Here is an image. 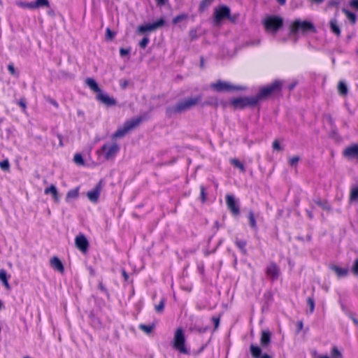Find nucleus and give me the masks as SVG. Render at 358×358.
<instances>
[{
  "instance_id": "5701e85b",
  "label": "nucleus",
  "mask_w": 358,
  "mask_h": 358,
  "mask_svg": "<svg viewBox=\"0 0 358 358\" xmlns=\"http://www.w3.org/2000/svg\"><path fill=\"white\" fill-rule=\"evenodd\" d=\"M338 92L341 96H345L348 92V88L344 81H339L338 83Z\"/></svg>"
},
{
  "instance_id": "a19ab883",
  "label": "nucleus",
  "mask_w": 358,
  "mask_h": 358,
  "mask_svg": "<svg viewBox=\"0 0 358 358\" xmlns=\"http://www.w3.org/2000/svg\"><path fill=\"white\" fill-rule=\"evenodd\" d=\"M307 303L309 306V308H310V313H313L314 311V309H315V303H314V300L309 297L308 299H307Z\"/></svg>"
},
{
  "instance_id": "f8f14e48",
  "label": "nucleus",
  "mask_w": 358,
  "mask_h": 358,
  "mask_svg": "<svg viewBox=\"0 0 358 358\" xmlns=\"http://www.w3.org/2000/svg\"><path fill=\"white\" fill-rule=\"evenodd\" d=\"M75 244L77 248L83 252H85L89 247V242L83 234H79L76 237Z\"/></svg>"
},
{
  "instance_id": "6ab92c4d",
  "label": "nucleus",
  "mask_w": 358,
  "mask_h": 358,
  "mask_svg": "<svg viewBox=\"0 0 358 358\" xmlns=\"http://www.w3.org/2000/svg\"><path fill=\"white\" fill-rule=\"evenodd\" d=\"M85 83L93 92H96L97 94L100 92V88L99 87L96 82L93 78H87Z\"/></svg>"
},
{
  "instance_id": "49530a36",
  "label": "nucleus",
  "mask_w": 358,
  "mask_h": 358,
  "mask_svg": "<svg viewBox=\"0 0 358 358\" xmlns=\"http://www.w3.org/2000/svg\"><path fill=\"white\" fill-rule=\"evenodd\" d=\"M272 146L273 150H281L280 143L277 140L273 141Z\"/></svg>"
},
{
  "instance_id": "8fccbe9b",
  "label": "nucleus",
  "mask_w": 358,
  "mask_h": 358,
  "mask_svg": "<svg viewBox=\"0 0 358 358\" xmlns=\"http://www.w3.org/2000/svg\"><path fill=\"white\" fill-rule=\"evenodd\" d=\"M129 52V50H127V49H124V48H121L120 50V54L122 57H124L127 55H128Z\"/></svg>"
},
{
  "instance_id": "393cba45",
  "label": "nucleus",
  "mask_w": 358,
  "mask_h": 358,
  "mask_svg": "<svg viewBox=\"0 0 358 358\" xmlns=\"http://www.w3.org/2000/svg\"><path fill=\"white\" fill-rule=\"evenodd\" d=\"M0 280L2 282L6 289H10V285L8 281V276L5 270H0Z\"/></svg>"
},
{
  "instance_id": "0eeeda50",
  "label": "nucleus",
  "mask_w": 358,
  "mask_h": 358,
  "mask_svg": "<svg viewBox=\"0 0 358 358\" xmlns=\"http://www.w3.org/2000/svg\"><path fill=\"white\" fill-rule=\"evenodd\" d=\"M263 23L266 31L275 33L282 26L283 20L279 16H268Z\"/></svg>"
},
{
  "instance_id": "20e7f679",
  "label": "nucleus",
  "mask_w": 358,
  "mask_h": 358,
  "mask_svg": "<svg viewBox=\"0 0 358 358\" xmlns=\"http://www.w3.org/2000/svg\"><path fill=\"white\" fill-rule=\"evenodd\" d=\"M201 100V96L187 98L178 102L174 107L169 110L171 112L181 113L196 106Z\"/></svg>"
},
{
  "instance_id": "a878e982",
  "label": "nucleus",
  "mask_w": 358,
  "mask_h": 358,
  "mask_svg": "<svg viewBox=\"0 0 358 358\" xmlns=\"http://www.w3.org/2000/svg\"><path fill=\"white\" fill-rule=\"evenodd\" d=\"M33 9L38 8L41 7H48L49 2L48 0H36V1L32 2Z\"/></svg>"
},
{
  "instance_id": "603ef678",
  "label": "nucleus",
  "mask_w": 358,
  "mask_h": 358,
  "mask_svg": "<svg viewBox=\"0 0 358 358\" xmlns=\"http://www.w3.org/2000/svg\"><path fill=\"white\" fill-rule=\"evenodd\" d=\"M18 104L22 108V109L24 110H26V108H27V106H26V103L24 102V101L23 100H20L18 103Z\"/></svg>"
},
{
  "instance_id": "f704fd0d",
  "label": "nucleus",
  "mask_w": 358,
  "mask_h": 358,
  "mask_svg": "<svg viewBox=\"0 0 358 358\" xmlns=\"http://www.w3.org/2000/svg\"><path fill=\"white\" fill-rule=\"evenodd\" d=\"M300 158L299 156H294L289 159V164L292 166H295L297 165Z\"/></svg>"
},
{
  "instance_id": "c756f323",
  "label": "nucleus",
  "mask_w": 358,
  "mask_h": 358,
  "mask_svg": "<svg viewBox=\"0 0 358 358\" xmlns=\"http://www.w3.org/2000/svg\"><path fill=\"white\" fill-rule=\"evenodd\" d=\"M350 199V201H355L358 199V187H354L351 189Z\"/></svg>"
},
{
  "instance_id": "ddd939ff",
  "label": "nucleus",
  "mask_w": 358,
  "mask_h": 358,
  "mask_svg": "<svg viewBox=\"0 0 358 358\" xmlns=\"http://www.w3.org/2000/svg\"><path fill=\"white\" fill-rule=\"evenodd\" d=\"M266 273L271 280L278 278L280 271L279 267L274 263H271L266 268Z\"/></svg>"
},
{
  "instance_id": "423d86ee",
  "label": "nucleus",
  "mask_w": 358,
  "mask_h": 358,
  "mask_svg": "<svg viewBox=\"0 0 358 358\" xmlns=\"http://www.w3.org/2000/svg\"><path fill=\"white\" fill-rule=\"evenodd\" d=\"M307 32L312 31L315 32L316 29L313 24L310 22L301 20H296L294 21L290 26V31L292 34H296L298 31Z\"/></svg>"
},
{
  "instance_id": "9b49d317",
  "label": "nucleus",
  "mask_w": 358,
  "mask_h": 358,
  "mask_svg": "<svg viewBox=\"0 0 358 358\" xmlns=\"http://www.w3.org/2000/svg\"><path fill=\"white\" fill-rule=\"evenodd\" d=\"M164 24V20L161 18L157 22L152 24H148L145 25L139 26L138 28V31L140 33H144L146 31H152L156 30L157 29L162 27Z\"/></svg>"
},
{
  "instance_id": "c9c22d12",
  "label": "nucleus",
  "mask_w": 358,
  "mask_h": 358,
  "mask_svg": "<svg viewBox=\"0 0 358 358\" xmlns=\"http://www.w3.org/2000/svg\"><path fill=\"white\" fill-rule=\"evenodd\" d=\"M331 357L332 358H342V355L336 347H334L331 350Z\"/></svg>"
},
{
  "instance_id": "2eb2a0df",
  "label": "nucleus",
  "mask_w": 358,
  "mask_h": 358,
  "mask_svg": "<svg viewBox=\"0 0 358 358\" xmlns=\"http://www.w3.org/2000/svg\"><path fill=\"white\" fill-rule=\"evenodd\" d=\"M101 192V187L99 184L93 189L87 193V196L92 203H97Z\"/></svg>"
},
{
  "instance_id": "e2e57ef3",
  "label": "nucleus",
  "mask_w": 358,
  "mask_h": 358,
  "mask_svg": "<svg viewBox=\"0 0 358 358\" xmlns=\"http://www.w3.org/2000/svg\"><path fill=\"white\" fill-rule=\"evenodd\" d=\"M299 329H302V327H303V323H302L301 322H299Z\"/></svg>"
},
{
  "instance_id": "7ed1b4c3",
  "label": "nucleus",
  "mask_w": 358,
  "mask_h": 358,
  "mask_svg": "<svg viewBox=\"0 0 358 358\" xmlns=\"http://www.w3.org/2000/svg\"><path fill=\"white\" fill-rule=\"evenodd\" d=\"M120 150V146L115 142L105 143L100 150L96 151L99 157L103 156L105 160L113 159Z\"/></svg>"
},
{
  "instance_id": "09e8293b",
  "label": "nucleus",
  "mask_w": 358,
  "mask_h": 358,
  "mask_svg": "<svg viewBox=\"0 0 358 358\" xmlns=\"http://www.w3.org/2000/svg\"><path fill=\"white\" fill-rule=\"evenodd\" d=\"M8 71L12 74V75H15L16 74V72H15V69L13 66V64H9L8 66Z\"/></svg>"
},
{
  "instance_id": "a18cd8bd",
  "label": "nucleus",
  "mask_w": 358,
  "mask_h": 358,
  "mask_svg": "<svg viewBox=\"0 0 358 358\" xmlns=\"http://www.w3.org/2000/svg\"><path fill=\"white\" fill-rule=\"evenodd\" d=\"M185 18H186V15H178V16H176L173 20V22L174 24H176L178 23V22L184 20Z\"/></svg>"
},
{
  "instance_id": "412c9836",
  "label": "nucleus",
  "mask_w": 358,
  "mask_h": 358,
  "mask_svg": "<svg viewBox=\"0 0 358 358\" xmlns=\"http://www.w3.org/2000/svg\"><path fill=\"white\" fill-rule=\"evenodd\" d=\"M331 269L336 273L338 278L345 277L348 273V268H341L338 266H332Z\"/></svg>"
},
{
  "instance_id": "864d4df0",
  "label": "nucleus",
  "mask_w": 358,
  "mask_h": 358,
  "mask_svg": "<svg viewBox=\"0 0 358 358\" xmlns=\"http://www.w3.org/2000/svg\"><path fill=\"white\" fill-rule=\"evenodd\" d=\"M106 34H107V36L109 38H113V32L111 31V30L110 29H107L106 30Z\"/></svg>"
},
{
  "instance_id": "bb28decb",
  "label": "nucleus",
  "mask_w": 358,
  "mask_h": 358,
  "mask_svg": "<svg viewBox=\"0 0 358 358\" xmlns=\"http://www.w3.org/2000/svg\"><path fill=\"white\" fill-rule=\"evenodd\" d=\"M78 188L71 189L68 192L66 200L69 201L70 199H75L78 196Z\"/></svg>"
},
{
  "instance_id": "473e14b6",
  "label": "nucleus",
  "mask_w": 358,
  "mask_h": 358,
  "mask_svg": "<svg viewBox=\"0 0 358 358\" xmlns=\"http://www.w3.org/2000/svg\"><path fill=\"white\" fill-rule=\"evenodd\" d=\"M16 4L21 8H27L33 9V7L31 6H32V2H24V1H20L16 2Z\"/></svg>"
},
{
  "instance_id": "680f3d73",
  "label": "nucleus",
  "mask_w": 358,
  "mask_h": 358,
  "mask_svg": "<svg viewBox=\"0 0 358 358\" xmlns=\"http://www.w3.org/2000/svg\"><path fill=\"white\" fill-rule=\"evenodd\" d=\"M280 4L284 5L286 2V0H277Z\"/></svg>"
},
{
  "instance_id": "58836bf2",
  "label": "nucleus",
  "mask_w": 358,
  "mask_h": 358,
  "mask_svg": "<svg viewBox=\"0 0 358 358\" xmlns=\"http://www.w3.org/2000/svg\"><path fill=\"white\" fill-rule=\"evenodd\" d=\"M236 244L240 248V250H241L243 252H245V245H246L245 241H242V240H237L236 241Z\"/></svg>"
},
{
  "instance_id": "f257e3e1",
  "label": "nucleus",
  "mask_w": 358,
  "mask_h": 358,
  "mask_svg": "<svg viewBox=\"0 0 358 358\" xmlns=\"http://www.w3.org/2000/svg\"><path fill=\"white\" fill-rule=\"evenodd\" d=\"M141 122L142 117H141L126 121L123 126L118 128L117 130L112 135V138L117 139L124 137L129 131L138 126Z\"/></svg>"
},
{
  "instance_id": "9d476101",
  "label": "nucleus",
  "mask_w": 358,
  "mask_h": 358,
  "mask_svg": "<svg viewBox=\"0 0 358 358\" xmlns=\"http://www.w3.org/2000/svg\"><path fill=\"white\" fill-rule=\"evenodd\" d=\"M230 16V9L226 6H221L215 8L214 21L216 24L220 23L223 19L229 18Z\"/></svg>"
},
{
  "instance_id": "6e6552de",
  "label": "nucleus",
  "mask_w": 358,
  "mask_h": 358,
  "mask_svg": "<svg viewBox=\"0 0 358 358\" xmlns=\"http://www.w3.org/2000/svg\"><path fill=\"white\" fill-rule=\"evenodd\" d=\"M210 87L215 92H227L242 90V87L231 85L229 83L218 80L211 83Z\"/></svg>"
},
{
  "instance_id": "bf43d9fd",
  "label": "nucleus",
  "mask_w": 358,
  "mask_h": 358,
  "mask_svg": "<svg viewBox=\"0 0 358 358\" xmlns=\"http://www.w3.org/2000/svg\"><path fill=\"white\" fill-rule=\"evenodd\" d=\"M295 85H296V83H294L291 84V85L289 86V90H293V89H294V87H295Z\"/></svg>"
},
{
  "instance_id": "e433bc0d",
  "label": "nucleus",
  "mask_w": 358,
  "mask_h": 358,
  "mask_svg": "<svg viewBox=\"0 0 358 358\" xmlns=\"http://www.w3.org/2000/svg\"><path fill=\"white\" fill-rule=\"evenodd\" d=\"M351 270L355 275L358 276V258L354 261Z\"/></svg>"
},
{
  "instance_id": "338daca9",
  "label": "nucleus",
  "mask_w": 358,
  "mask_h": 358,
  "mask_svg": "<svg viewBox=\"0 0 358 358\" xmlns=\"http://www.w3.org/2000/svg\"><path fill=\"white\" fill-rule=\"evenodd\" d=\"M357 53H358V50H357Z\"/></svg>"
},
{
  "instance_id": "dca6fc26",
  "label": "nucleus",
  "mask_w": 358,
  "mask_h": 358,
  "mask_svg": "<svg viewBox=\"0 0 358 358\" xmlns=\"http://www.w3.org/2000/svg\"><path fill=\"white\" fill-rule=\"evenodd\" d=\"M96 98L99 101L107 106H113L116 103L113 98L110 97L107 94L102 93L101 91L97 94Z\"/></svg>"
},
{
  "instance_id": "b1692460",
  "label": "nucleus",
  "mask_w": 358,
  "mask_h": 358,
  "mask_svg": "<svg viewBox=\"0 0 358 358\" xmlns=\"http://www.w3.org/2000/svg\"><path fill=\"white\" fill-rule=\"evenodd\" d=\"M329 23L331 31L336 35L340 36L341 29L337 24V20L336 19H331Z\"/></svg>"
},
{
  "instance_id": "de8ad7c7",
  "label": "nucleus",
  "mask_w": 358,
  "mask_h": 358,
  "mask_svg": "<svg viewBox=\"0 0 358 358\" xmlns=\"http://www.w3.org/2000/svg\"><path fill=\"white\" fill-rule=\"evenodd\" d=\"M201 197L202 202L206 201V194H205V189L203 186L201 187Z\"/></svg>"
},
{
  "instance_id": "f3484780",
  "label": "nucleus",
  "mask_w": 358,
  "mask_h": 358,
  "mask_svg": "<svg viewBox=\"0 0 358 358\" xmlns=\"http://www.w3.org/2000/svg\"><path fill=\"white\" fill-rule=\"evenodd\" d=\"M345 157L355 158L358 157V144L347 148L343 152Z\"/></svg>"
},
{
  "instance_id": "37998d69",
  "label": "nucleus",
  "mask_w": 358,
  "mask_h": 358,
  "mask_svg": "<svg viewBox=\"0 0 358 358\" xmlns=\"http://www.w3.org/2000/svg\"><path fill=\"white\" fill-rule=\"evenodd\" d=\"M164 300L162 299L159 304L155 306V310L157 312L161 313L164 310Z\"/></svg>"
},
{
  "instance_id": "052dcab7",
  "label": "nucleus",
  "mask_w": 358,
  "mask_h": 358,
  "mask_svg": "<svg viewBox=\"0 0 358 358\" xmlns=\"http://www.w3.org/2000/svg\"><path fill=\"white\" fill-rule=\"evenodd\" d=\"M312 1L316 3L320 4V3H322L324 0H312Z\"/></svg>"
},
{
  "instance_id": "5fc2aeb1",
  "label": "nucleus",
  "mask_w": 358,
  "mask_h": 358,
  "mask_svg": "<svg viewBox=\"0 0 358 358\" xmlns=\"http://www.w3.org/2000/svg\"><path fill=\"white\" fill-rule=\"evenodd\" d=\"M158 6H162L165 3L166 0H155Z\"/></svg>"
},
{
  "instance_id": "ea45409f",
  "label": "nucleus",
  "mask_w": 358,
  "mask_h": 358,
  "mask_svg": "<svg viewBox=\"0 0 358 358\" xmlns=\"http://www.w3.org/2000/svg\"><path fill=\"white\" fill-rule=\"evenodd\" d=\"M0 167L1 169L4 171H8L10 168V164L8 160H3L0 162Z\"/></svg>"
},
{
  "instance_id": "1a4fd4ad",
  "label": "nucleus",
  "mask_w": 358,
  "mask_h": 358,
  "mask_svg": "<svg viewBox=\"0 0 358 358\" xmlns=\"http://www.w3.org/2000/svg\"><path fill=\"white\" fill-rule=\"evenodd\" d=\"M231 104L236 108H244L248 106H255L258 103V98L254 97H241L234 99L231 101Z\"/></svg>"
},
{
  "instance_id": "39448f33",
  "label": "nucleus",
  "mask_w": 358,
  "mask_h": 358,
  "mask_svg": "<svg viewBox=\"0 0 358 358\" xmlns=\"http://www.w3.org/2000/svg\"><path fill=\"white\" fill-rule=\"evenodd\" d=\"M283 83L280 80H275L270 85L262 87L256 98H258V101L261 99H265L268 96L280 92Z\"/></svg>"
},
{
  "instance_id": "3c124183",
  "label": "nucleus",
  "mask_w": 358,
  "mask_h": 358,
  "mask_svg": "<svg viewBox=\"0 0 358 358\" xmlns=\"http://www.w3.org/2000/svg\"><path fill=\"white\" fill-rule=\"evenodd\" d=\"M350 5L352 7L358 9V0H352V1H350Z\"/></svg>"
},
{
  "instance_id": "79ce46f5",
  "label": "nucleus",
  "mask_w": 358,
  "mask_h": 358,
  "mask_svg": "<svg viewBox=\"0 0 358 358\" xmlns=\"http://www.w3.org/2000/svg\"><path fill=\"white\" fill-rule=\"evenodd\" d=\"M213 0H203L200 4V9L203 10L206 7L210 6Z\"/></svg>"
},
{
  "instance_id": "c85d7f7f",
  "label": "nucleus",
  "mask_w": 358,
  "mask_h": 358,
  "mask_svg": "<svg viewBox=\"0 0 358 358\" xmlns=\"http://www.w3.org/2000/svg\"><path fill=\"white\" fill-rule=\"evenodd\" d=\"M250 352H251L252 357L257 358V357H259L261 354V349L258 346L251 345Z\"/></svg>"
},
{
  "instance_id": "72a5a7b5",
  "label": "nucleus",
  "mask_w": 358,
  "mask_h": 358,
  "mask_svg": "<svg viewBox=\"0 0 358 358\" xmlns=\"http://www.w3.org/2000/svg\"><path fill=\"white\" fill-rule=\"evenodd\" d=\"M73 160H74L75 163H76L78 164H80V165L84 164V161H83V157L79 153H77L74 155Z\"/></svg>"
},
{
  "instance_id": "69168bd1",
  "label": "nucleus",
  "mask_w": 358,
  "mask_h": 358,
  "mask_svg": "<svg viewBox=\"0 0 358 358\" xmlns=\"http://www.w3.org/2000/svg\"><path fill=\"white\" fill-rule=\"evenodd\" d=\"M2 307V302L0 301V309Z\"/></svg>"
},
{
  "instance_id": "13d9d810",
  "label": "nucleus",
  "mask_w": 358,
  "mask_h": 358,
  "mask_svg": "<svg viewBox=\"0 0 358 358\" xmlns=\"http://www.w3.org/2000/svg\"><path fill=\"white\" fill-rule=\"evenodd\" d=\"M50 102V103H51L52 105H53L55 107L58 108L59 105H58V103H57V102L56 101H55V100H51Z\"/></svg>"
},
{
  "instance_id": "0e129e2a",
  "label": "nucleus",
  "mask_w": 358,
  "mask_h": 358,
  "mask_svg": "<svg viewBox=\"0 0 358 358\" xmlns=\"http://www.w3.org/2000/svg\"><path fill=\"white\" fill-rule=\"evenodd\" d=\"M261 358H271L268 355H264Z\"/></svg>"
},
{
  "instance_id": "4468645a",
  "label": "nucleus",
  "mask_w": 358,
  "mask_h": 358,
  "mask_svg": "<svg viewBox=\"0 0 358 358\" xmlns=\"http://www.w3.org/2000/svg\"><path fill=\"white\" fill-rule=\"evenodd\" d=\"M226 203L229 208V209L231 211V213L234 215L239 214V207L236 204L234 197L232 195L227 194L226 196Z\"/></svg>"
},
{
  "instance_id": "4be33fe9",
  "label": "nucleus",
  "mask_w": 358,
  "mask_h": 358,
  "mask_svg": "<svg viewBox=\"0 0 358 358\" xmlns=\"http://www.w3.org/2000/svg\"><path fill=\"white\" fill-rule=\"evenodd\" d=\"M271 341V333L268 331H263L260 339L262 345L266 346L268 345Z\"/></svg>"
},
{
  "instance_id": "aec40b11",
  "label": "nucleus",
  "mask_w": 358,
  "mask_h": 358,
  "mask_svg": "<svg viewBox=\"0 0 358 358\" xmlns=\"http://www.w3.org/2000/svg\"><path fill=\"white\" fill-rule=\"evenodd\" d=\"M44 192L45 194H52V196L55 201L57 202L59 201L57 190L55 185H51L50 187L45 188L44 190Z\"/></svg>"
},
{
  "instance_id": "c03bdc74",
  "label": "nucleus",
  "mask_w": 358,
  "mask_h": 358,
  "mask_svg": "<svg viewBox=\"0 0 358 358\" xmlns=\"http://www.w3.org/2000/svg\"><path fill=\"white\" fill-rule=\"evenodd\" d=\"M150 40L148 37H144L142 41L139 43V45L141 46V48H145L148 43H149Z\"/></svg>"
},
{
  "instance_id": "4c0bfd02",
  "label": "nucleus",
  "mask_w": 358,
  "mask_h": 358,
  "mask_svg": "<svg viewBox=\"0 0 358 358\" xmlns=\"http://www.w3.org/2000/svg\"><path fill=\"white\" fill-rule=\"evenodd\" d=\"M248 219H249V221H250V226L252 227V228H255L256 227V220H255V216H254V214L250 212L248 215Z\"/></svg>"
},
{
  "instance_id": "a211bd4d",
  "label": "nucleus",
  "mask_w": 358,
  "mask_h": 358,
  "mask_svg": "<svg viewBox=\"0 0 358 358\" xmlns=\"http://www.w3.org/2000/svg\"><path fill=\"white\" fill-rule=\"evenodd\" d=\"M50 266L60 273L64 272V266L62 262L57 257H54L50 260Z\"/></svg>"
},
{
  "instance_id": "f03ea898",
  "label": "nucleus",
  "mask_w": 358,
  "mask_h": 358,
  "mask_svg": "<svg viewBox=\"0 0 358 358\" xmlns=\"http://www.w3.org/2000/svg\"><path fill=\"white\" fill-rule=\"evenodd\" d=\"M173 348L181 354L188 355L189 350L185 346V337L183 330L178 328L174 333L172 341Z\"/></svg>"
},
{
  "instance_id": "7c9ffc66",
  "label": "nucleus",
  "mask_w": 358,
  "mask_h": 358,
  "mask_svg": "<svg viewBox=\"0 0 358 358\" xmlns=\"http://www.w3.org/2000/svg\"><path fill=\"white\" fill-rule=\"evenodd\" d=\"M139 328L145 333L149 334L153 330L154 326L153 325L140 324Z\"/></svg>"
},
{
  "instance_id": "4d7b16f0",
  "label": "nucleus",
  "mask_w": 358,
  "mask_h": 358,
  "mask_svg": "<svg viewBox=\"0 0 358 358\" xmlns=\"http://www.w3.org/2000/svg\"><path fill=\"white\" fill-rule=\"evenodd\" d=\"M213 322L215 323V327L217 328L219 324V319L217 317H213Z\"/></svg>"
},
{
  "instance_id": "2f4dec72",
  "label": "nucleus",
  "mask_w": 358,
  "mask_h": 358,
  "mask_svg": "<svg viewBox=\"0 0 358 358\" xmlns=\"http://www.w3.org/2000/svg\"><path fill=\"white\" fill-rule=\"evenodd\" d=\"M231 164H232L234 166H236V167L238 168V169H241L243 172H244V171H245V167H244L243 164H241V163L238 159H231Z\"/></svg>"
},
{
  "instance_id": "cd10ccee",
  "label": "nucleus",
  "mask_w": 358,
  "mask_h": 358,
  "mask_svg": "<svg viewBox=\"0 0 358 358\" xmlns=\"http://www.w3.org/2000/svg\"><path fill=\"white\" fill-rule=\"evenodd\" d=\"M342 11L345 14L347 17L349 19V20H350V22L352 24H355L356 20H357V17H356L355 14L350 12L349 10H348L345 8H343Z\"/></svg>"
},
{
  "instance_id": "6e6d98bb",
  "label": "nucleus",
  "mask_w": 358,
  "mask_h": 358,
  "mask_svg": "<svg viewBox=\"0 0 358 358\" xmlns=\"http://www.w3.org/2000/svg\"><path fill=\"white\" fill-rule=\"evenodd\" d=\"M122 275H123V277H124L125 280H128L129 275H128V274L127 273V272L124 270L122 271Z\"/></svg>"
}]
</instances>
